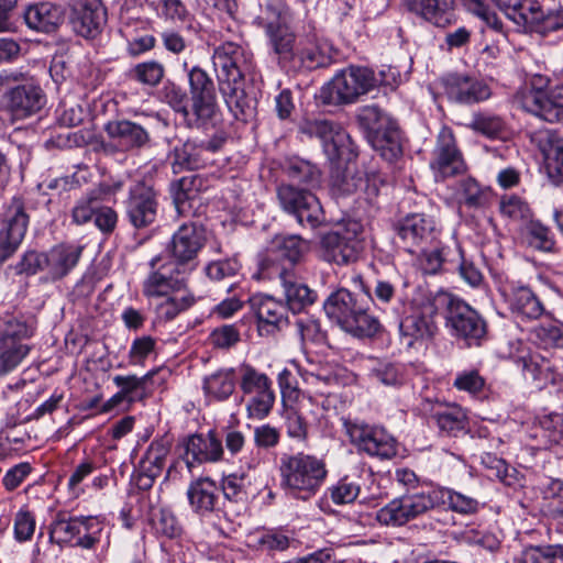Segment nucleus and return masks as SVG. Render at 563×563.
Wrapping results in <instances>:
<instances>
[{
    "mask_svg": "<svg viewBox=\"0 0 563 563\" xmlns=\"http://www.w3.org/2000/svg\"><path fill=\"white\" fill-rule=\"evenodd\" d=\"M104 131L125 151L143 147L150 141L148 132L141 124L130 120L109 121Z\"/></svg>",
    "mask_w": 563,
    "mask_h": 563,
    "instance_id": "nucleus-32",
    "label": "nucleus"
},
{
    "mask_svg": "<svg viewBox=\"0 0 563 563\" xmlns=\"http://www.w3.org/2000/svg\"><path fill=\"white\" fill-rule=\"evenodd\" d=\"M421 410L434 421L441 433L449 437H456L466 428V415L456 405L426 400L421 406Z\"/></svg>",
    "mask_w": 563,
    "mask_h": 563,
    "instance_id": "nucleus-29",
    "label": "nucleus"
},
{
    "mask_svg": "<svg viewBox=\"0 0 563 563\" xmlns=\"http://www.w3.org/2000/svg\"><path fill=\"white\" fill-rule=\"evenodd\" d=\"M516 99L527 113L563 125V82L550 86L549 77L536 74L517 92Z\"/></svg>",
    "mask_w": 563,
    "mask_h": 563,
    "instance_id": "nucleus-4",
    "label": "nucleus"
},
{
    "mask_svg": "<svg viewBox=\"0 0 563 563\" xmlns=\"http://www.w3.org/2000/svg\"><path fill=\"white\" fill-rule=\"evenodd\" d=\"M506 300L512 314L522 320L538 319L545 311L538 296L525 286L512 288Z\"/></svg>",
    "mask_w": 563,
    "mask_h": 563,
    "instance_id": "nucleus-36",
    "label": "nucleus"
},
{
    "mask_svg": "<svg viewBox=\"0 0 563 563\" xmlns=\"http://www.w3.org/2000/svg\"><path fill=\"white\" fill-rule=\"evenodd\" d=\"M509 19L519 26L532 30L539 24H544L545 14L532 0H521Z\"/></svg>",
    "mask_w": 563,
    "mask_h": 563,
    "instance_id": "nucleus-54",
    "label": "nucleus"
},
{
    "mask_svg": "<svg viewBox=\"0 0 563 563\" xmlns=\"http://www.w3.org/2000/svg\"><path fill=\"white\" fill-rule=\"evenodd\" d=\"M367 140L372 147L387 161H394L402 153L400 131L396 122Z\"/></svg>",
    "mask_w": 563,
    "mask_h": 563,
    "instance_id": "nucleus-43",
    "label": "nucleus"
},
{
    "mask_svg": "<svg viewBox=\"0 0 563 563\" xmlns=\"http://www.w3.org/2000/svg\"><path fill=\"white\" fill-rule=\"evenodd\" d=\"M7 112L13 120H23L40 112L46 103V95L33 81L10 88L3 97Z\"/></svg>",
    "mask_w": 563,
    "mask_h": 563,
    "instance_id": "nucleus-20",
    "label": "nucleus"
},
{
    "mask_svg": "<svg viewBox=\"0 0 563 563\" xmlns=\"http://www.w3.org/2000/svg\"><path fill=\"white\" fill-rule=\"evenodd\" d=\"M235 389V374L233 368L219 369L203 379L206 395L218 400H227Z\"/></svg>",
    "mask_w": 563,
    "mask_h": 563,
    "instance_id": "nucleus-44",
    "label": "nucleus"
},
{
    "mask_svg": "<svg viewBox=\"0 0 563 563\" xmlns=\"http://www.w3.org/2000/svg\"><path fill=\"white\" fill-rule=\"evenodd\" d=\"M438 507L434 489L405 494L394 498L376 512V520L384 526L401 527Z\"/></svg>",
    "mask_w": 563,
    "mask_h": 563,
    "instance_id": "nucleus-8",
    "label": "nucleus"
},
{
    "mask_svg": "<svg viewBox=\"0 0 563 563\" xmlns=\"http://www.w3.org/2000/svg\"><path fill=\"white\" fill-rule=\"evenodd\" d=\"M268 42L274 53L278 55L280 62L295 59L296 36L289 29L288 22H283L265 30Z\"/></svg>",
    "mask_w": 563,
    "mask_h": 563,
    "instance_id": "nucleus-41",
    "label": "nucleus"
},
{
    "mask_svg": "<svg viewBox=\"0 0 563 563\" xmlns=\"http://www.w3.org/2000/svg\"><path fill=\"white\" fill-rule=\"evenodd\" d=\"M400 334L406 345L412 346L415 341L430 339L437 332V325L430 314L413 311L406 316L399 324Z\"/></svg>",
    "mask_w": 563,
    "mask_h": 563,
    "instance_id": "nucleus-39",
    "label": "nucleus"
},
{
    "mask_svg": "<svg viewBox=\"0 0 563 563\" xmlns=\"http://www.w3.org/2000/svg\"><path fill=\"white\" fill-rule=\"evenodd\" d=\"M222 454V443L213 431H209L207 434H192L185 442V461L189 470L195 464L217 462Z\"/></svg>",
    "mask_w": 563,
    "mask_h": 563,
    "instance_id": "nucleus-30",
    "label": "nucleus"
},
{
    "mask_svg": "<svg viewBox=\"0 0 563 563\" xmlns=\"http://www.w3.org/2000/svg\"><path fill=\"white\" fill-rule=\"evenodd\" d=\"M446 321L455 335L463 339L467 345H479L486 335V322L463 300L446 296Z\"/></svg>",
    "mask_w": 563,
    "mask_h": 563,
    "instance_id": "nucleus-14",
    "label": "nucleus"
},
{
    "mask_svg": "<svg viewBox=\"0 0 563 563\" xmlns=\"http://www.w3.org/2000/svg\"><path fill=\"white\" fill-rule=\"evenodd\" d=\"M30 216L22 197H13L3 207L0 221V265L11 257L27 231Z\"/></svg>",
    "mask_w": 563,
    "mask_h": 563,
    "instance_id": "nucleus-13",
    "label": "nucleus"
},
{
    "mask_svg": "<svg viewBox=\"0 0 563 563\" xmlns=\"http://www.w3.org/2000/svg\"><path fill=\"white\" fill-rule=\"evenodd\" d=\"M397 231L409 253H417L421 247L432 246L437 236L433 219L423 213L407 216L399 222Z\"/></svg>",
    "mask_w": 563,
    "mask_h": 563,
    "instance_id": "nucleus-24",
    "label": "nucleus"
},
{
    "mask_svg": "<svg viewBox=\"0 0 563 563\" xmlns=\"http://www.w3.org/2000/svg\"><path fill=\"white\" fill-rule=\"evenodd\" d=\"M363 225L360 221L347 219L320 239L321 257L328 263L347 265L357 260L362 250Z\"/></svg>",
    "mask_w": 563,
    "mask_h": 563,
    "instance_id": "nucleus-5",
    "label": "nucleus"
},
{
    "mask_svg": "<svg viewBox=\"0 0 563 563\" xmlns=\"http://www.w3.org/2000/svg\"><path fill=\"white\" fill-rule=\"evenodd\" d=\"M159 258L151 261L152 272L143 283V294L148 297H167L186 288L185 271L174 262L158 265Z\"/></svg>",
    "mask_w": 563,
    "mask_h": 563,
    "instance_id": "nucleus-18",
    "label": "nucleus"
},
{
    "mask_svg": "<svg viewBox=\"0 0 563 563\" xmlns=\"http://www.w3.org/2000/svg\"><path fill=\"white\" fill-rule=\"evenodd\" d=\"M530 141L543 156L544 169L554 185L563 184V136L552 129L530 133Z\"/></svg>",
    "mask_w": 563,
    "mask_h": 563,
    "instance_id": "nucleus-22",
    "label": "nucleus"
},
{
    "mask_svg": "<svg viewBox=\"0 0 563 563\" xmlns=\"http://www.w3.org/2000/svg\"><path fill=\"white\" fill-rule=\"evenodd\" d=\"M522 563H563V544L530 547L522 552Z\"/></svg>",
    "mask_w": 563,
    "mask_h": 563,
    "instance_id": "nucleus-57",
    "label": "nucleus"
},
{
    "mask_svg": "<svg viewBox=\"0 0 563 563\" xmlns=\"http://www.w3.org/2000/svg\"><path fill=\"white\" fill-rule=\"evenodd\" d=\"M396 80L391 69L374 70L364 66H349L334 75L322 87L320 98L327 104H350L379 85L391 86Z\"/></svg>",
    "mask_w": 563,
    "mask_h": 563,
    "instance_id": "nucleus-3",
    "label": "nucleus"
},
{
    "mask_svg": "<svg viewBox=\"0 0 563 563\" xmlns=\"http://www.w3.org/2000/svg\"><path fill=\"white\" fill-rule=\"evenodd\" d=\"M158 201L154 188L145 183H136L130 188L125 200V214L135 229L153 224L157 217Z\"/></svg>",
    "mask_w": 563,
    "mask_h": 563,
    "instance_id": "nucleus-21",
    "label": "nucleus"
},
{
    "mask_svg": "<svg viewBox=\"0 0 563 563\" xmlns=\"http://www.w3.org/2000/svg\"><path fill=\"white\" fill-rule=\"evenodd\" d=\"M84 247L76 244H58L47 252V274L57 280L67 276L78 264Z\"/></svg>",
    "mask_w": 563,
    "mask_h": 563,
    "instance_id": "nucleus-33",
    "label": "nucleus"
},
{
    "mask_svg": "<svg viewBox=\"0 0 563 563\" xmlns=\"http://www.w3.org/2000/svg\"><path fill=\"white\" fill-rule=\"evenodd\" d=\"M372 297L345 288L332 292L323 303L325 314L345 332L357 338H372L380 329L379 320L369 313Z\"/></svg>",
    "mask_w": 563,
    "mask_h": 563,
    "instance_id": "nucleus-1",
    "label": "nucleus"
},
{
    "mask_svg": "<svg viewBox=\"0 0 563 563\" xmlns=\"http://www.w3.org/2000/svg\"><path fill=\"white\" fill-rule=\"evenodd\" d=\"M195 298L191 295L175 292L166 297L156 306V317L159 321H170L180 312L192 306Z\"/></svg>",
    "mask_w": 563,
    "mask_h": 563,
    "instance_id": "nucleus-53",
    "label": "nucleus"
},
{
    "mask_svg": "<svg viewBox=\"0 0 563 563\" xmlns=\"http://www.w3.org/2000/svg\"><path fill=\"white\" fill-rule=\"evenodd\" d=\"M331 192L336 198L355 195L356 200L372 203L378 196L379 180L376 176L346 168L332 175Z\"/></svg>",
    "mask_w": 563,
    "mask_h": 563,
    "instance_id": "nucleus-19",
    "label": "nucleus"
},
{
    "mask_svg": "<svg viewBox=\"0 0 563 563\" xmlns=\"http://www.w3.org/2000/svg\"><path fill=\"white\" fill-rule=\"evenodd\" d=\"M290 18L291 13L286 0H260L253 23L266 30L283 22H289Z\"/></svg>",
    "mask_w": 563,
    "mask_h": 563,
    "instance_id": "nucleus-42",
    "label": "nucleus"
},
{
    "mask_svg": "<svg viewBox=\"0 0 563 563\" xmlns=\"http://www.w3.org/2000/svg\"><path fill=\"white\" fill-rule=\"evenodd\" d=\"M358 121L367 139L395 122L376 106L363 107L358 113Z\"/></svg>",
    "mask_w": 563,
    "mask_h": 563,
    "instance_id": "nucleus-56",
    "label": "nucleus"
},
{
    "mask_svg": "<svg viewBox=\"0 0 563 563\" xmlns=\"http://www.w3.org/2000/svg\"><path fill=\"white\" fill-rule=\"evenodd\" d=\"M239 384L241 391L251 396L246 404L249 418L257 420L266 418L275 404V394L268 376L249 364H243L240 367Z\"/></svg>",
    "mask_w": 563,
    "mask_h": 563,
    "instance_id": "nucleus-12",
    "label": "nucleus"
},
{
    "mask_svg": "<svg viewBox=\"0 0 563 563\" xmlns=\"http://www.w3.org/2000/svg\"><path fill=\"white\" fill-rule=\"evenodd\" d=\"M23 18L30 29L44 33L55 31L60 22L58 9L49 2L30 5L24 10Z\"/></svg>",
    "mask_w": 563,
    "mask_h": 563,
    "instance_id": "nucleus-40",
    "label": "nucleus"
},
{
    "mask_svg": "<svg viewBox=\"0 0 563 563\" xmlns=\"http://www.w3.org/2000/svg\"><path fill=\"white\" fill-rule=\"evenodd\" d=\"M169 451L170 441L168 439L163 438L155 440L150 444L139 465H141L145 472H154V474L161 475Z\"/></svg>",
    "mask_w": 563,
    "mask_h": 563,
    "instance_id": "nucleus-50",
    "label": "nucleus"
},
{
    "mask_svg": "<svg viewBox=\"0 0 563 563\" xmlns=\"http://www.w3.org/2000/svg\"><path fill=\"white\" fill-rule=\"evenodd\" d=\"M253 309L260 323L279 327L285 322L286 308L269 296H258L251 299Z\"/></svg>",
    "mask_w": 563,
    "mask_h": 563,
    "instance_id": "nucleus-45",
    "label": "nucleus"
},
{
    "mask_svg": "<svg viewBox=\"0 0 563 563\" xmlns=\"http://www.w3.org/2000/svg\"><path fill=\"white\" fill-rule=\"evenodd\" d=\"M408 9L438 27L452 24L455 16L452 0H405Z\"/></svg>",
    "mask_w": 563,
    "mask_h": 563,
    "instance_id": "nucleus-34",
    "label": "nucleus"
},
{
    "mask_svg": "<svg viewBox=\"0 0 563 563\" xmlns=\"http://www.w3.org/2000/svg\"><path fill=\"white\" fill-rule=\"evenodd\" d=\"M87 531V520L80 518H57L49 530V539L58 544L71 542L76 537Z\"/></svg>",
    "mask_w": 563,
    "mask_h": 563,
    "instance_id": "nucleus-48",
    "label": "nucleus"
},
{
    "mask_svg": "<svg viewBox=\"0 0 563 563\" xmlns=\"http://www.w3.org/2000/svg\"><path fill=\"white\" fill-rule=\"evenodd\" d=\"M221 488L227 499L234 503L242 501L246 498V477L230 474L223 478Z\"/></svg>",
    "mask_w": 563,
    "mask_h": 563,
    "instance_id": "nucleus-64",
    "label": "nucleus"
},
{
    "mask_svg": "<svg viewBox=\"0 0 563 563\" xmlns=\"http://www.w3.org/2000/svg\"><path fill=\"white\" fill-rule=\"evenodd\" d=\"M332 43L317 33H309L296 46L294 63L307 70L329 66L335 56Z\"/></svg>",
    "mask_w": 563,
    "mask_h": 563,
    "instance_id": "nucleus-26",
    "label": "nucleus"
},
{
    "mask_svg": "<svg viewBox=\"0 0 563 563\" xmlns=\"http://www.w3.org/2000/svg\"><path fill=\"white\" fill-rule=\"evenodd\" d=\"M360 486L345 477L330 488V496L335 505H345L353 503L360 495Z\"/></svg>",
    "mask_w": 563,
    "mask_h": 563,
    "instance_id": "nucleus-58",
    "label": "nucleus"
},
{
    "mask_svg": "<svg viewBox=\"0 0 563 563\" xmlns=\"http://www.w3.org/2000/svg\"><path fill=\"white\" fill-rule=\"evenodd\" d=\"M459 202L472 209L484 208L489 200V191L473 178L460 181L457 189Z\"/></svg>",
    "mask_w": 563,
    "mask_h": 563,
    "instance_id": "nucleus-49",
    "label": "nucleus"
},
{
    "mask_svg": "<svg viewBox=\"0 0 563 563\" xmlns=\"http://www.w3.org/2000/svg\"><path fill=\"white\" fill-rule=\"evenodd\" d=\"M219 85L245 79L252 69V54L234 42H225L213 53Z\"/></svg>",
    "mask_w": 563,
    "mask_h": 563,
    "instance_id": "nucleus-16",
    "label": "nucleus"
},
{
    "mask_svg": "<svg viewBox=\"0 0 563 563\" xmlns=\"http://www.w3.org/2000/svg\"><path fill=\"white\" fill-rule=\"evenodd\" d=\"M430 167L435 173V177L442 179L463 174L466 170V164L457 147L454 133L448 126H443L437 135Z\"/></svg>",
    "mask_w": 563,
    "mask_h": 563,
    "instance_id": "nucleus-17",
    "label": "nucleus"
},
{
    "mask_svg": "<svg viewBox=\"0 0 563 563\" xmlns=\"http://www.w3.org/2000/svg\"><path fill=\"white\" fill-rule=\"evenodd\" d=\"M438 507L434 489L405 494L394 498L376 512V520L384 526L401 527Z\"/></svg>",
    "mask_w": 563,
    "mask_h": 563,
    "instance_id": "nucleus-9",
    "label": "nucleus"
},
{
    "mask_svg": "<svg viewBox=\"0 0 563 563\" xmlns=\"http://www.w3.org/2000/svg\"><path fill=\"white\" fill-rule=\"evenodd\" d=\"M345 429L351 442L371 456L388 460L397 454V441L384 428L346 422Z\"/></svg>",
    "mask_w": 563,
    "mask_h": 563,
    "instance_id": "nucleus-15",
    "label": "nucleus"
},
{
    "mask_svg": "<svg viewBox=\"0 0 563 563\" xmlns=\"http://www.w3.org/2000/svg\"><path fill=\"white\" fill-rule=\"evenodd\" d=\"M307 251L308 243L299 235L294 234L276 238L273 242L272 254L274 260L282 262L276 267L286 266L296 269Z\"/></svg>",
    "mask_w": 563,
    "mask_h": 563,
    "instance_id": "nucleus-37",
    "label": "nucleus"
},
{
    "mask_svg": "<svg viewBox=\"0 0 563 563\" xmlns=\"http://www.w3.org/2000/svg\"><path fill=\"white\" fill-rule=\"evenodd\" d=\"M172 167L175 174L184 170H192L205 167L211 162L210 157L205 155V148L200 143L187 140L173 151Z\"/></svg>",
    "mask_w": 563,
    "mask_h": 563,
    "instance_id": "nucleus-38",
    "label": "nucleus"
},
{
    "mask_svg": "<svg viewBox=\"0 0 563 563\" xmlns=\"http://www.w3.org/2000/svg\"><path fill=\"white\" fill-rule=\"evenodd\" d=\"M444 88L448 98L461 104H473L487 100L490 95V88L482 80L453 74L444 79Z\"/></svg>",
    "mask_w": 563,
    "mask_h": 563,
    "instance_id": "nucleus-27",
    "label": "nucleus"
},
{
    "mask_svg": "<svg viewBox=\"0 0 563 563\" xmlns=\"http://www.w3.org/2000/svg\"><path fill=\"white\" fill-rule=\"evenodd\" d=\"M468 128L486 137H498L506 128L504 119L495 113L478 111L473 113Z\"/></svg>",
    "mask_w": 563,
    "mask_h": 563,
    "instance_id": "nucleus-51",
    "label": "nucleus"
},
{
    "mask_svg": "<svg viewBox=\"0 0 563 563\" xmlns=\"http://www.w3.org/2000/svg\"><path fill=\"white\" fill-rule=\"evenodd\" d=\"M540 426L547 432L549 441L563 445V412L552 411L540 418Z\"/></svg>",
    "mask_w": 563,
    "mask_h": 563,
    "instance_id": "nucleus-63",
    "label": "nucleus"
},
{
    "mask_svg": "<svg viewBox=\"0 0 563 563\" xmlns=\"http://www.w3.org/2000/svg\"><path fill=\"white\" fill-rule=\"evenodd\" d=\"M438 494V507L448 505L449 509L461 515H473L478 511L479 503L476 498L451 488L434 489Z\"/></svg>",
    "mask_w": 563,
    "mask_h": 563,
    "instance_id": "nucleus-46",
    "label": "nucleus"
},
{
    "mask_svg": "<svg viewBox=\"0 0 563 563\" xmlns=\"http://www.w3.org/2000/svg\"><path fill=\"white\" fill-rule=\"evenodd\" d=\"M18 274L35 275L38 272H47V253L27 251L15 266Z\"/></svg>",
    "mask_w": 563,
    "mask_h": 563,
    "instance_id": "nucleus-59",
    "label": "nucleus"
},
{
    "mask_svg": "<svg viewBox=\"0 0 563 563\" xmlns=\"http://www.w3.org/2000/svg\"><path fill=\"white\" fill-rule=\"evenodd\" d=\"M529 244L541 251L552 250L554 242L549 228L539 221H531L527 227Z\"/></svg>",
    "mask_w": 563,
    "mask_h": 563,
    "instance_id": "nucleus-61",
    "label": "nucleus"
},
{
    "mask_svg": "<svg viewBox=\"0 0 563 563\" xmlns=\"http://www.w3.org/2000/svg\"><path fill=\"white\" fill-rule=\"evenodd\" d=\"M34 328L16 318L0 320V376L16 368L31 351L23 341L31 338Z\"/></svg>",
    "mask_w": 563,
    "mask_h": 563,
    "instance_id": "nucleus-10",
    "label": "nucleus"
},
{
    "mask_svg": "<svg viewBox=\"0 0 563 563\" xmlns=\"http://www.w3.org/2000/svg\"><path fill=\"white\" fill-rule=\"evenodd\" d=\"M191 92V107L188 108L179 100L175 110L184 118L185 123L191 126H199L212 120L217 112L216 90L213 81L207 73L199 67H194L189 74Z\"/></svg>",
    "mask_w": 563,
    "mask_h": 563,
    "instance_id": "nucleus-6",
    "label": "nucleus"
},
{
    "mask_svg": "<svg viewBox=\"0 0 563 563\" xmlns=\"http://www.w3.org/2000/svg\"><path fill=\"white\" fill-rule=\"evenodd\" d=\"M224 101L233 117L243 122H252L257 115V91L245 79L220 84Z\"/></svg>",
    "mask_w": 563,
    "mask_h": 563,
    "instance_id": "nucleus-23",
    "label": "nucleus"
},
{
    "mask_svg": "<svg viewBox=\"0 0 563 563\" xmlns=\"http://www.w3.org/2000/svg\"><path fill=\"white\" fill-rule=\"evenodd\" d=\"M207 240L203 225L196 222L181 224L173 234L169 251L177 265L190 264L198 255Z\"/></svg>",
    "mask_w": 563,
    "mask_h": 563,
    "instance_id": "nucleus-25",
    "label": "nucleus"
},
{
    "mask_svg": "<svg viewBox=\"0 0 563 563\" xmlns=\"http://www.w3.org/2000/svg\"><path fill=\"white\" fill-rule=\"evenodd\" d=\"M277 199L282 209L294 216L302 227L317 229L325 221L318 197L308 188H299L294 184H280L277 187Z\"/></svg>",
    "mask_w": 563,
    "mask_h": 563,
    "instance_id": "nucleus-7",
    "label": "nucleus"
},
{
    "mask_svg": "<svg viewBox=\"0 0 563 563\" xmlns=\"http://www.w3.org/2000/svg\"><path fill=\"white\" fill-rule=\"evenodd\" d=\"M516 363L521 367L525 377L543 383L549 378V363L538 354L529 352L520 354Z\"/></svg>",
    "mask_w": 563,
    "mask_h": 563,
    "instance_id": "nucleus-55",
    "label": "nucleus"
},
{
    "mask_svg": "<svg viewBox=\"0 0 563 563\" xmlns=\"http://www.w3.org/2000/svg\"><path fill=\"white\" fill-rule=\"evenodd\" d=\"M499 209L503 216L511 220H525L531 216L528 203L517 196L503 197Z\"/></svg>",
    "mask_w": 563,
    "mask_h": 563,
    "instance_id": "nucleus-60",
    "label": "nucleus"
},
{
    "mask_svg": "<svg viewBox=\"0 0 563 563\" xmlns=\"http://www.w3.org/2000/svg\"><path fill=\"white\" fill-rule=\"evenodd\" d=\"M298 131L308 137H318L330 161L350 159L354 155V144L350 134L335 122L307 119L299 124Z\"/></svg>",
    "mask_w": 563,
    "mask_h": 563,
    "instance_id": "nucleus-11",
    "label": "nucleus"
},
{
    "mask_svg": "<svg viewBox=\"0 0 563 563\" xmlns=\"http://www.w3.org/2000/svg\"><path fill=\"white\" fill-rule=\"evenodd\" d=\"M164 65L153 59L139 63L128 71L130 79L151 87L157 86L164 78Z\"/></svg>",
    "mask_w": 563,
    "mask_h": 563,
    "instance_id": "nucleus-52",
    "label": "nucleus"
},
{
    "mask_svg": "<svg viewBox=\"0 0 563 563\" xmlns=\"http://www.w3.org/2000/svg\"><path fill=\"white\" fill-rule=\"evenodd\" d=\"M107 22V10L101 0H78L74 5L73 24L84 37H95Z\"/></svg>",
    "mask_w": 563,
    "mask_h": 563,
    "instance_id": "nucleus-28",
    "label": "nucleus"
},
{
    "mask_svg": "<svg viewBox=\"0 0 563 563\" xmlns=\"http://www.w3.org/2000/svg\"><path fill=\"white\" fill-rule=\"evenodd\" d=\"M284 173L287 175L290 184H299L308 189L313 188L320 183V170L311 163L294 158L289 159L284 166Z\"/></svg>",
    "mask_w": 563,
    "mask_h": 563,
    "instance_id": "nucleus-47",
    "label": "nucleus"
},
{
    "mask_svg": "<svg viewBox=\"0 0 563 563\" xmlns=\"http://www.w3.org/2000/svg\"><path fill=\"white\" fill-rule=\"evenodd\" d=\"M275 271L284 289L286 302L291 311L299 312L306 306L314 302L316 291L299 279L297 269L282 266L275 267Z\"/></svg>",
    "mask_w": 563,
    "mask_h": 563,
    "instance_id": "nucleus-31",
    "label": "nucleus"
},
{
    "mask_svg": "<svg viewBox=\"0 0 563 563\" xmlns=\"http://www.w3.org/2000/svg\"><path fill=\"white\" fill-rule=\"evenodd\" d=\"M219 487L209 477L192 481L187 488V498L194 512L205 516L216 509Z\"/></svg>",
    "mask_w": 563,
    "mask_h": 563,
    "instance_id": "nucleus-35",
    "label": "nucleus"
},
{
    "mask_svg": "<svg viewBox=\"0 0 563 563\" xmlns=\"http://www.w3.org/2000/svg\"><path fill=\"white\" fill-rule=\"evenodd\" d=\"M278 471L279 485L285 494L303 501L318 494L328 476L325 462L305 452L284 454Z\"/></svg>",
    "mask_w": 563,
    "mask_h": 563,
    "instance_id": "nucleus-2",
    "label": "nucleus"
},
{
    "mask_svg": "<svg viewBox=\"0 0 563 563\" xmlns=\"http://www.w3.org/2000/svg\"><path fill=\"white\" fill-rule=\"evenodd\" d=\"M465 8L477 15L485 24L495 31H500L503 27L501 21L498 19L495 11H493L484 0H463Z\"/></svg>",
    "mask_w": 563,
    "mask_h": 563,
    "instance_id": "nucleus-62",
    "label": "nucleus"
}]
</instances>
